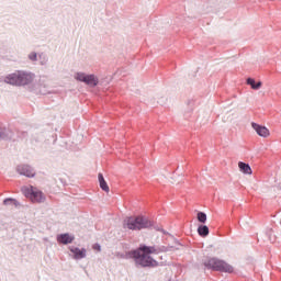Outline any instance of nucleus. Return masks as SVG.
<instances>
[{
    "instance_id": "nucleus-1",
    "label": "nucleus",
    "mask_w": 281,
    "mask_h": 281,
    "mask_svg": "<svg viewBox=\"0 0 281 281\" xmlns=\"http://www.w3.org/2000/svg\"><path fill=\"white\" fill-rule=\"evenodd\" d=\"M154 247L140 246L132 252L134 261L139 267H157V261L153 259Z\"/></svg>"
},
{
    "instance_id": "nucleus-2",
    "label": "nucleus",
    "mask_w": 281,
    "mask_h": 281,
    "mask_svg": "<svg viewBox=\"0 0 281 281\" xmlns=\"http://www.w3.org/2000/svg\"><path fill=\"white\" fill-rule=\"evenodd\" d=\"M125 229H146L150 227V222L144 216L126 217L123 223Z\"/></svg>"
},
{
    "instance_id": "nucleus-3",
    "label": "nucleus",
    "mask_w": 281,
    "mask_h": 281,
    "mask_svg": "<svg viewBox=\"0 0 281 281\" xmlns=\"http://www.w3.org/2000/svg\"><path fill=\"white\" fill-rule=\"evenodd\" d=\"M74 80L77 82H83L88 87H98L100 85V78L95 74H87L82 70H78L74 74Z\"/></svg>"
},
{
    "instance_id": "nucleus-4",
    "label": "nucleus",
    "mask_w": 281,
    "mask_h": 281,
    "mask_svg": "<svg viewBox=\"0 0 281 281\" xmlns=\"http://www.w3.org/2000/svg\"><path fill=\"white\" fill-rule=\"evenodd\" d=\"M205 267L214 271H222L223 273H234V266L217 258H211L205 263Z\"/></svg>"
},
{
    "instance_id": "nucleus-5",
    "label": "nucleus",
    "mask_w": 281,
    "mask_h": 281,
    "mask_svg": "<svg viewBox=\"0 0 281 281\" xmlns=\"http://www.w3.org/2000/svg\"><path fill=\"white\" fill-rule=\"evenodd\" d=\"M23 194L32 203H45V201H47V196H45V193H43V191H41V189L32 187V186L24 188Z\"/></svg>"
},
{
    "instance_id": "nucleus-6",
    "label": "nucleus",
    "mask_w": 281,
    "mask_h": 281,
    "mask_svg": "<svg viewBox=\"0 0 281 281\" xmlns=\"http://www.w3.org/2000/svg\"><path fill=\"white\" fill-rule=\"evenodd\" d=\"M31 91H34L40 95H49V93H52V90L49 89V83L45 78H40L37 80L35 79Z\"/></svg>"
},
{
    "instance_id": "nucleus-7",
    "label": "nucleus",
    "mask_w": 281,
    "mask_h": 281,
    "mask_svg": "<svg viewBox=\"0 0 281 281\" xmlns=\"http://www.w3.org/2000/svg\"><path fill=\"white\" fill-rule=\"evenodd\" d=\"M35 80V74L22 71L20 77V87H26L29 91H32V87H34Z\"/></svg>"
},
{
    "instance_id": "nucleus-8",
    "label": "nucleus",
    "mask_w": 281,
    "mask_h": 281,
    "mask_svg": "<svg viewBox=\"0 0 281 281\" xmlns=\"http://www.w3.org/2000/svg\"><path fill=\"white\" fill-rule=\"evenodd\" d=\"M21 70H18L15 72L9 74L4 77V82L7 85H12L13 87H20L21 86Z\"/></svg>"
},
{
    "instance_id": "nucleus-9",
    "label": "nucleus",
    "mask_w": 281,
    "mask_h": 281,
    "mask_svg": "<svg viewBox=\"0 0 281 281\" xmlns=\"http://www.w3.org/2000/svg\"><path fill=\"white\" fill-rule=\"evenodd\" d=\"M251 127L259 137H262L263 139L271 137V131H269L267 126L260 125L258 123H251Z\"/></svg>"
},
{
    "instance_id": "nucleus-10",
    "label": "nucleus",
    "mask_w": 281,
    "mask_h": 281,
    "mask_svg": "<svg viewBox=\"0 0 281 281\" xmlns=\"http://www.w3.org/2000/svg\"><path fill=\"white\" fill-rule=\"evenodd\" d=\"M16 171L20 175H23L24 177H35L36 176V171H34L33 168L27 165L18 166Z\"/></svg>"
},
{
    "instance_id": "nucleus-11",
    "label": "nucleus",
    "mask_w": 281,
    "mask_h": 281,
    "mask_svg": "<svg viewBox=\"0 0 281 281\" xmlns=\"http://www.w3.org/2000/svg\"><path fill=\"white\" fill-rule=\"evenodd\" d=\"M70 251L72 252V257L75 260H82V258H87V249L70 247Z\"/></svg>"
},
{
    "instance_id": "nucleus-12",
    "label": "nucleus",
    "mask_w": 281,
    "mask_h": 281,
    "mask_svg": "<svg viewBox=\"0 0 281 281\" xmlns=\"http://www.w3.org/2000/svg\"><path fill=\"white\" fill-rule=\"evenodd\" d=\"M75 237L70 234H60L57 236V241L60 243V245H70V243H74Z\"/></svg>"
},
{
    "instance_id": "nucleus-13",
    "label": "nucleus",
    "mask_w": 281,
    "mask_h": 281,
    "mask_svg": "<svg viewBox=\"0 0 281 281\" xmlns=\"http://www.w3.org/2000/svg\"><path fill=\"white\" fill-rule=\"evenodd\" d=\"M246 85H249L250 89L254 91H260V89H262V81L256 80L254 78H248L246 80Z\"/></svg>"
},
{
    "instance_id": "nucleus-14",
    "label": "nucleus",
    "mask_w": 281,
    "mask_h": 281,
    "mask_svg": "<svg viewBox=\"0 0 281 281\" xmlns=\"http://www.w3.org/2000/svg\"><path fill=\"white\" fill-rule=\"evenodd\" d=\"M238 168H239V172H241V175L251 176L254 173V171L251 170V166H249V164H247V162L239 161Z\"/></svg>"
},
{
    "instance_id": "nucleus-15",
    "label": "nucleus",
    "mask_w": 281,
    "mask_h": 281,
    "mask_svg": "<svg viewBox=\"0 0 281 281\" xmlns=\"http://www.w3.org/2000/svg\"><path fill=\"white\" fill-rule=\"evenodd\" d=\"M98 179H99V186L101 190H103V192L109 193L110 189H109V184L106 183V180H104V176H102V173H99Z\"/></svg>"
},
{
    "instance_id": "nucleus-16",
    "label": "nucleus",
    "mask_w": 281,
    "mask_h": 281,
    "mask_svg": "<svg viewBox=\"0 0 281 281\" xmlns=\"http://www.w3.org/2000/svg\"><path fill=\"white\" fill-rule=\"evenodd\" d=\"M198 234L199 236H202V238H205L210 235V228L206 225H200L198 227Z\"/></svg>"
},
{
    "instance_id": "nucleus-17",
    "label": "nucleus",
    "mask_w": 281,
    "mask_h": 281,
    "mask_svg": "<svg viewBox=\"0 0 281 281\" xmlns=\"http://www.w3.org/2000/svg\"><path fill=\"white\" fill-rule=\"evenodd\" d=\"M196 218L199 223H207V214L204 212H198Z\"/></svg>"
},
{
    "instance_id": "nucleus-18",
    "label": "nucleus",
    "mask_w": 281,
    "mask_h": 281,
    "mask_svg": "<svg viewBox=\"0 0 281 281\" xmlns=\"http://www.w3.org/2000/svg\"><path fill=\"white\" fill-rule=\"evenodd\" d=\"M156 100H157L158 104H166V102H168V97L167 95L157 94L156 95Z\"/></svg>"
},
{
    "instance_id": "nucleus-19",
    "label": "nucleus",
    "mask_w": 281,
    "mask_h": 281,
    "mask_svg": "<svg viewBox=\"0 0 281 281\" xmlns=\"http://www.w3.org/2000/svg\"><path fill=\"white\" fill-rule=\"evenodd\" d=\"M29 59L32 60V63H36V60H38V55L35 52H32L29 54Z\"/></svg>"
},
{
    "instance_id": "nucleus-20",
    "label": "nucleus",
    "mask_w": 281,
    "mask_h": 281,
    "mask_svg": "<svg viewBox=\"0 0 281 281\" xmlns=\"http://www.w3.org/2000/svg\"><path fill=\"white\" fill-rule=\"evenodd\" d=\"M38 58L41 60V65H47V56H45L44 54H40Z\"/></svg>"
},
{
    "instance_id": "nucleus-21",
    "label": "nucleus",
    "mask_w": 281,
    "mask_h": 281,
    "mask_svg": "<svg viewBox=\"0 0 281 281\" xmlns=\"http://www.w3.org/2000/svg\"><path fill=\"white\" fill-rule=\"evenodd\" d=\"M3 203H4L5 205H16V200H14V199H5V200L3 201Z\"/></svg>"
},
{
    "instance_id": "nucleus-22",
    "label": "nucleus",
    "mask_w": 281,
    "mask_h": 281,
    "mask_svg": "<svg viewBox=\"0 0 281 281\" xmlns=\"http://www.w3.org/2000/svg\"><path fill=\"white\" fill-rule=\"evenodd\" d=\"M92 249H94V251H101L102 250V248L100 247V244H94L92 246Z\"/></svg>"
},
{
    "instance_id": "nucleus-23",
    "label": "nucleus",
    "mask_w": 281,
    "mask_h": 281,
    "mask_svg": "<svg viewBox=\"0 0 281 281\" xmlns=\"http://www.w3.org/2000/svg\"><path fill=\"white\" fill-rule=\"evenodd\" d=\"M0 137H5V128L0 127Z\"/></svg>"
}]
</instances>
